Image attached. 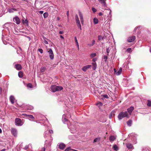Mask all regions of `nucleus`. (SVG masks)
Segmentation results:
<instances>
[{
	"instance_id": "obj_54",
	"label": "nucleus",
	"mask_w": 151,
	"mask_h": 151,
	"mask_svg": "<svg viewBox=\"0 0 151 151\" xmlns=\"http://www.w3.org/2000/svg\"><path fill=\"white\" fill-rule=\"evenodd\" d=\"M99 15L100 16H102L103 15V14L102 12H99Z\"/></svg>"
},
{
	"instance_id": "obj_45",
	"label": "nucleus",
	"mask_w": 151,
	"mask_h": 151,
	"mask_svg": "<svg viewBox=\"0 0 151 151\" xmlns=\"http://www.w3.org/2000/svg\"><path fill=\"white\" fill-rule=\"evenodd\" d=\"M27 108L29 110H32L33 109V107L32 106H29Z\"/></svg>"
},
{
	"instance_id": "obj_61",
	"label": "nucleus",
	"mask_w": 151,
	"mask_h": 151,
	"mask_svg": "<svg viewBox=\"0 0 151 151\" xmlns=\"http://www.w3.org/2000/svg\"><path fill=\"white\" fill-rule=\"evenodd\" d=\"M45 43L46 44H48V42H47V41H45Z\"/></svg>"
},
{
	"instance_id": "obj_40",
	"label": "nucleus",
	"mask_w": 151,
	"mask_h": 151,
	"mask_svg": "<svg viewBox=\"0 0 151 151\" xmlns=\"http://www.w3.org/2000/svg\"><path fill=\"white\" fill-rule=\"evenodd\" d=\"M104 61L106 62L107 60V56L106 55H104Z\"/></svg>"
},
{
	"instance_id": "obj_36",
	"label": "nucleus",
	"mask_w": 151,
	"mask_h": 151,
	"mask_svg": "<svg viewBox=\"0 0 151 151\" xmlns=\"http://www.w3.org/2000/svg\"><path fill=\"white\" fill-rule=\"evenodd\" d=\"M96 55V53H93L91 54L90 55V56L91 57L93 58H94L95 57Z\"/></svg>"
},
{
	"instance_id": "obj_57",
	"label": "nucleus",
	"mask_w": 151,
	"mask_h": 151,
	"mask_svg": "<svg viewBox=\"0 0 151 151\" xmlns=\"http://www.w3.org/2000/svg\"><path fill=\"white\" fill-rule=\"evenodd\" d=\"M2 88L0 87V94L2 93Z\"/></svg>"
},
{
	"instance_id": "obj_41",
	"label": "nucleus",
	"mask_w": 151,
	"mask_h": 151,
	"mask_svg": "<svg viewBox=\"0 0 151 151\" xmlns=\"http://www.w3.org/2000/svg\"><path fill=\"white\" fill-rule=\"evenodd\" d=\"M109 11V17H111V9H109V10H108Z\"/></svg>"
},
{
	"instance_id": "obj_2",
	"label": "nucleus",
	"mask_w": 151,
	"mask_h": 151,
	"mask_svg": "<svg viewBox=\"0 0 151 151\" xmlns=\"http://www.w3.org/2000/svg\"><path fill=\"white\" fill-rule=\"evenodd\" d=\"M126 117H129V116H128V114L127 111H125L124 112H121L119 114L118 116V117L119 120H121L123 118Z\"/></svg>"
},
{
	"instance_id": "obj_58",
	"label": "nucleus",
	"mask_w": 151,
	"mask_h": 151,
	"mask_svg": "<svg viewBox=\"0 0 151 151\" xmlns=\"http://www.w3.org/2000/svg\"><path fill=\"white\" fill-rule=\"evenodd\" d=\"M50 136V135L49 133V134H48H48H46V136H45H45H44V137H48V136Z\"/></svg>"
},
{
	"instance_id": "obj_59",
	"label": "nucleus",
	"mask_w": 151,
	"mask_h": 151,
	"mask_svg": "<svg viewBox=\"0 0 151 151\" xmlns=\"http://www.w3.org/2000/svg\"><path fill=\"white\" fill-rule=\"evenodd\" d=\"M63 31H60L59 32V34H63Z\"/></svg>"
},
{
	"instance_id": "obj_46",
	"label": "nucleus",
	"mask_w": 151,
	"mask_h": 151,
	"mask_svg": "<svg viewBox=\"0 0 151 151\" xmlns=\"http://www.w3.org/2000/svg\"><path fill=\"white\" fill-rule=\"evenodd\" d=\"M75 42L76 43V45H77V44H78L77 38L76 37H75Z\"/></svg>"
},
{
	"instance_id": "obj_9",
	"label": "nucleus",
	"mask_w": 151,
	"mask_h": 151,
	"mask_svg": "<svg viewBox=\"0 0 151 151\" xmlns=\"http://www.w3.org/2000/svg\"><path fill=\"white\" fill-rule=\"evenodd\" d=\"M13 21L16 23L17 24H19L20 21L18 17H16L13 19Z\"/></svg>"
},
{
	"instance_id": "obj_23",
	"label": "nucleus",
	"mask_w": 151,
	"mask_h": 151,
	"mask_svg": "<svg viewBox=\"0 0 151 151\" xmlns=\"http://www.w3.org/2000/svg\"><path fill=\"white\" fill-rule=\"evenodd\" d=\"M112 148L114 150L116 151H117L119 150L118 147L116 145H114L113 146Z\"/></svg>"
},
{
	"instance_id": "obj_37",
	"label": "nucleus",
	"mask_w": 151,
	"mask_h": 151,
	"mask_svg": "<svg viewBox=\"0 0 151 151\" xmlns=\"http://www.w3.org/2000/svg\"><path fill=\"white\" fill-rule=\"evenodd\" d=\"M147 104L149 106H151V101L148 100Z\"/></svg>"
},
{
	"instance_id": "obj_56",
	"label": "nucleus",
	"mask_w": 151,
	"mask_h": 151,
	"mask_svg": "<svg viewBox=\"0 0 151 151\" xmlns=\"http://www.w3.org/2000/svg\"><path fill=\"white\" fill-rule=\"evenodd\" d=\"M76 46L78 47V50H79V44H77L76 45Z\"/></svg>"
},
{
	"instance_id": "obj_43",
	"label": "nucleus",
	"mask_w": 151,
	"mask_h": 151,
	"mask_svg": "<svg viewBox=\"0 0 151 151\" xmlns=\"http://www.w3.org/2000/svg\"><path fill=\"white\" fill-rule=\"evenodd\" d=\"M92 10L94 13L95 12L97 11L96 9L93 7L92 8Z\"/></svg>"
},
{
	"instance_id": "obj_44",
	"label": "nucleus",
	"mask_w": 151,
	"mask_h": 151,
	"mask_svg": "<svg viewBox=\"0 0 151 151\" xmlns=\"http://www.w3.org/2000/svg\"><path fill=\"white\" fill-rule=\"evenodd\" d=\"M127 51L129 52H131L132 51V49L131 48H129L127 49Z\"/></svg>"
},
{
	"instance_id": "obj_1",
	"label": "nucleus",
	"mask_w": 151,
	"mask_h": 151,
	"mask_svg": "<svg viewBox=\"0 0 151 151\" xmlns=\"http://www.w3.org/2000/svg\"><path fill=\"white\" fill-rule=\"evenodd\" d=\"M52 92H54L56 91H60L63 89V87L61 86H58L55 85H52L51 87Z\"/></svg>"
},
{
	"instance_id": "obj_49",
	"label": "nucleus",
	"mask_w": 151,
	"mask_h": 151,
	"mask_svg": "<svg viewBox=\"0 0 151 151\" xmlns=\"http://www.w3.org/2000/svg\"><path fill=\"white\" fill-rule=\"evenodd\" d=\"M103 96L104 98L107 99L108 98V96L106 94H104L103 95Z\"/></svg>"
},
{
	"instance_id": "obj_8",
	"label": "nucleus",
	"mask_w": 151,
	"mask_h": 151,
	"mask_svg": "<svg viewBox=\"0 0 151 151\" xmlns=\"http://www.w3.org/2000/svg\"><path fill=\"white\" fill-rule=\"evenodd\" d=\"M79 14L81 24L83 25L84 24V19L83 14L81 12H79Z\"/></svg>"
},
{
	"instance_id": "obj_26",
	"label": "nucleus",
	"mask_w": 151,
	"mask_h": 151,
	"mask_svg": "<svg viewBox=\"0 0 151 151\" xmlns=\"http://www.w3.org/2000/svg\"><path fill=\"white\" fill-rule=\"evenodd\" d=\"M18 76L19 78H22L23 76V73L21 71L19 72L18 73Z\"/></svg>"
},
{
	"instance_id": "obj_50",
	"label": "nucleus",
	"mask_w": 151,
	"mask_h": 151,
	"mask_svg": "<svg viewBox=\"0 0 151 151\" xmlns=\"http://www.w3.org/2000/svg\"><path fill=\"white\" fill-rule=\"evenodd\" d=\"M97 60L96 58H94L92 59V61L94 62L93 63L96 62V61Z\"/></svg>"
},
{
	"instance_id": "obj_5",
	"label": "nucleus",
	"mask_w": 151,
	"mask_h": 151,
	"mask_svg": "<svg viewBox=\"0 0 151 151\" xmlns=\"http://www.w3.org/2000/svg\"><path fill=\"white\" fill-rule=\"evenodd\" d=\"M47 51L49 54L50 58V59L52 60L54 58V55L52 49H47Z\"/></svg>"
},
{
	"instance_id": "obj_38",
	"label": "nucleus",
	"mask_w": 151,
	"mask_h": 151,
	"mask_svg": "<svg viewBox=\"0 0 151 151\" xmlns=\"http://www.w3.org/2000/svg\"><path fill=\"white\" fill-rule=\"evenodd\" d=\"M27 87H28L31 88L32 87V85L31 84L29 83L27 84Z\"/></svg>"
},
{
	"instance_id": "obj_53",
	"label": "nucleus",
	"mask_w": 151,
	"mask_h": 151,
	"mask_svg": "<svg viewBox=\"0 0 151 151\" xmlns=\"http://www.w3.org/2000/svg\"><path fill=\"white\" fill-rule=\"evenodd\" d=\"M45 148L43 147L41 151H45Z\"/></svg>"
},
{
	"instance_id": "obj_3",
	"label": "nucleus",
	"mask_w": 151,
	"mask_h": 151,
	"mask_svg": "<svg viewBox=\"0 0 151 151\" xmlns=\"http://www.w3.org/2000/svg\"><path fill=\"white\" fill-rule=\"evenodd\" d=\"M15 125L18 126H21L23 124V122L22 121L21 119L19 118H17L15 120Z\"/></svg>"
},
{
	"instance_id": "obj_28",
	"label": "nucleus",
	"mask_w": 151,
	"mask_h": 151,
	"mask_svg": "<svg viewBox=\"0 0 151 151\" xmlns=\"http://www.w3.org/2000/svg\"><path fill=\"white\" fill-rule=\"evenodd\" d=\"M114 114H114V112L112 111V112H111V113L109 115V118L110 119H111L113 116H114Z\"/></svg>"
},
{
	"instance_id": "obj_17",
	"label": "nucleus",
	"mask_w": 151,
	"mask_h": 151,
	"mask_svg": "<svg viewBox=\"0 0 151 151\" xmlns=\"http://www.w3.org/2000/svg\"><path fill=\"white\" fill-rule=\"evenodd\" d=\"M116 139L115 137L114 136L112 135L109 137V139L111 142H113Z\"/></svg>"
},
{
	"instance_id": "obj_25",
	"label": "nucleus",
	"mask_w": 151,
	"mask_h": 151,
	"mask_svg": "<svg viewBox=\"0 0 151 151\" xmlns=\"http://www.w3.org/2000/svg\"><path fill=\"white\" fill-rule=\"evenodd\" d=\"M65 151H78L70 148V147H68L65 150Z\"/></svg>"
},
{
	"instance_id": "obj_16",
	"label": "nucleus",
	"mask_w": 151,
	"mask_h": 151,
	"mask_svg": "<svg viewBox=\"0 0 151 151\" xmlns=\"http://www.w3.org/2000/svg\"><path fill=\"white\" fill-rule=\"evenodd\" d=\"M15 68L17 70H19L22 68V66L20 64H17L15 65Z\"/></svg>"
},
{
	"instance_id": "obj_35",
	"label": "nucleus",
	"mask_w": 151,
	"mask_h": 151,
	"mask_svg": "<svg viewBox=\"0 0 151 151\" xmlns=\"http://www.w3.org/2000/svg\"><path fill=\"white\" fill-rule=\"evenodd\" d=\"M95 42V41L94 40H93L92 41V44H88V46H93L94 45Z\"/></svg>"
},
{
	"instance_id": "obj_24",
	"label": "nucleus",
	"mask_w": 151,
	"mask_h": 151,
	"mask_svg": "<svg viewBox=\"0 0 151 151\" xmlns=\"http://www.w3.org/2000/svg\"><path fill=\"white\" fill-rule=\"evenodd\" d=\"M93 22L95 24H97L99 22V20L96 18L95 17L93 19Z\"/></svg>"
},
{
	"instance_id": "obj_51",
	"label": "nucleus",
	"mask_w": 151,
	"mask_h": 151,
	"mask_svg": "<svg viewBox=\"0 0 151 151\" xmlns=\"http://www.w3.org/2000/svg\"><path fill=\"white\" fill-rule=\"evenodd\" d=\"M30 145H26L24 147V148L25 150L27 149L28 148L29 146H30Z\"/></svg>"
},
{
	"instance_id": "obj_12",
	"label": "nucleus",
	"mask_w": 151,
	"mask_h": 151,
	"mask_svg": "<svg viewBox=\"0 0 151 151\" xmlns=\"http://www.w3.org/2000/svg\"><path fill=\"white\" fill-rule=\"evenodd\" d=\"M91 66V65H88L84 66L82 68V70L84 71H86L88 69L90 68Z\"/></svg>"
},
{
	"instance_id": "obj_32",
	"label": "nucleus",
	"mask_w": 151,
	"mask_h": 151,
	"mask_svg": "<svg viewBox=\"0 0 151 151\" xmlns=\"http://www.w3.org/2000/svg\"><path fill=\"white\" fill-rule=\"evenodd\" d=\"M98 40H103L104 39V37H102L101 35H99L98 36Z\"/></svg>"
},
{
	"instance_id": "obj_18",
	"label": "nucleus",
	"mask_w": 151,
	"mask_h": 151,
	"mask_svg": "<svg viewBox=\"0 0 151 151\" xmlns=\"http://www.w3.org/2000/svg\"><path fill=\"white\" fill-rule=\"evenodd\" d=\"M50 133V134L53 133V131L52 130H49V131H45V137L46 136V134H47L48 135L49 134V133Z\"/></svg>"
},
{
	"instance_id": "obj_39",
	"label": "nucleus",
	"mask_w": 151,
	"mask_h": 151,
	"mask_svg": "<svg viewBox=\"0 0 151 151\" xmlns=\"http://www.w3.org/2000/svg\"><path fill=\"white\" fill-rule=\"evenodd\" d=\"M96 105L97 106H101L102 105V104L101 102H98L96 104Z\"/></svg>"
},
{
	"instance_id": "obj_63",
	"label": "nucleus",
	"mask_w": 151,
	"mask_h": 151,
	"mask_svg": "<svg viewBox=\"0 0 151 151\" xmlns=\"http://www.w3.org/2000/svg\"><path fill=\"white\" fill-rule=\"evenodd\" d=\"M60 37L61 38H62V39H64V37H63V36L61 35H60Z\"/></svg>"
},
{
	"instance_id": "obj_15",
	"label": "nucleus",
	"mask_w": 151,
	"mask_h": 151,
	"mask_svg": "<svg viewBox=\"0 0 151 151\" xmlns=\"http://www.w3.org/2000/svg\"><path fill=\"white\" fill-rule=\"evenodd\" d=\"M59 146V148L62 150L65 147V144L63 143L60 144Z\"/></svg>"
},
{
	"instance_id": "obj_47",
	"label": "nucleus",
	"mask_w": 151,
	"mask_h": 151,
	"mask_svg": "<svg viewBox=\"0 0 151 151\" xmlns=\"http://www.w3.org/2000/svg\"><path fill=\"white\" fill-rule=\"evenodd\" d=\"M8 12L9 13H12V12H13V11L12 9H9L8 10Z\"/></svg>"
},
{
	"instance_id": "obj_34",
	"label": "nucleus",
	"mask_w": 151,
	"mask_h": 151,
	"mask_svg": "<svg viewBox=\"0 0 151 151\" xmlns=\"http://www.w3.org/2000/svg\"><path fill=\"white\" fill-rule=\"evenodd\" d=\"M43 15L44 18H46L48 16V14L47 12H45L44 13Z\"/></svg>"
},
{
	"instance_id": "obj_33",
	"label": "nucleus",
	"mask_w": 151,
	"mask_h": 151,
	"mask_svg": "<svg viewBox=\"0 0 151 151\" xmlns=\"http://www.w3.org/2000/svg\"><path fill=\"white\" fill-rule=\"evenodd\" d=\"M72 127V126L70 125L69 127H69V129H70V130L71 131H73V132H72V133L75 132V131L74 130V129H73V130Z\"/></svg>"
},
{
	"instance_id": "obj_4",
	"label": "nucleus",
	"mask_w": 151,
	"mask_h": 151,
	"mask_svg": "<svg viewBox=\"0 0 151 151\" xmlns=\"http://www.w3.org/2000/svg\"><path fill=\"white\" fill-rule=\"evenodd\" d=\"M75 20L77 26L81 30L82 29L80 22L79 20L78 16L77 14H76L75 16Z\"/></svg>"
},
{
	"instance_id": "obj_30",
	"label": "nucleus",
	"mask_w": 151,
	"mask_h": 151,
	"mask_svg": "<svg viewBox=\"0 0 151 151\" xmlns=\"http://www.w3.org/2000/svg\"><path fill=\"white\" fill-rule=\"evenodd\" d=\"M26 116H28V118L30 119H33L34 118V116L33 115H27L26 114H24Z\"/></svg>"
},
{
	"instance_id": "obj_62",
	"label": "nucleus",
	"mask_w": 151,
	"mask_h": 151,
	"mask_svg": "<svg viewBox=\"0 0 151 151\" xmlns=\"http://www.w3.org/2000/svg\"><path fill=\"white\" fill-rule=\"evenodd\" d=\"M51 145V143L50 142H49L48 144V146H50Z\"/></svg>"
},
{
	"instance_id": "obj_6",
	"label": "nucleus",
	"mask_w": 151,
	"mask_h": 151,
	"mask_svg": "<svg viewBox=\"0 0 151 151\" xmlns=\"http://www.w3.org/2000/svg\"><path fill=\"white\" fill-rule=\"evenodd\" d=\"M69 116L70 117H71V116L70 114L68 115V116H66L65 114H63V115L62 117V121L63 122L65 123L66 124L67 122L68 121V120L66 119L67 118H68Z\"/></svg>"
},
{
	"instance_id": "obj_64",
	"label": "nucleus",
	"mask_w": 151,
	"mask_h": 151,
	"mask_svg": "<svg viewBox=\"0 0 151 151\" xmlns=\"http://www.w3.org/2000/svg\"><path fill=\"white\" fill-rule=\"evenodd\" d=\"M5 149H3L0 151H5Z\"/></svg>"
},
{
	"instance_id": "obj_42",
	"label": "nucleus",
	"mask_w": 151,
	"mask_h": 151,
	"mask_svg": "<svg viewBox=\"0 0 151 151\" xmlns=\"http://www.w3.org/2000/svg\"><path fill=\"white\" fill-rule=\"evenodd\" d=\"M38 50L39 52H40L41 53H42L43 52V50L42 49L39 48L38 49Z\"/></svg>"
},
{
	"instance_id": "obj_22",
	"label": "nucleus",
	"mask_w": 151,
	"mask_h": 151,
	"mask_svg": "<svg viewBox=\"0 0 151 151\" xmlns=\"http://www.w3.org/2000/svg\"><path fill=\"white\" fill-rule=\"evenodd\" d=\"M122 68H120L118 71L116 73V75L117 76H119L122 73Z\"/></svg>"
},
{
	"instance_id": "obj_13",
	"label": "nucleus",
	"mask_w": 151,
	"mask_h": 151,
	"mask_svg": "<svg viewBox=\"0 0 151 151\" xmlns=\"http://www.w3.org/2000/svg\"><path fill=\"white\" fill-rule=\"evenodd\" d=\"M134 109V108L133 106H131L130 108L127 109V111L129 113V115H130L131 114L132 112Z\"/></svg>"
},
{
	"instance_id": "obj_31",
	"label": "nucleus",
	"mask_w": 151,
	"mask_h": 151,
	"mask_svg": "<svg viewBox=\"0 0 151 151\" xmlns=\"http://www.w3.org/2000/svg\"><path fill=\"white\" fill-rule=\"evenodd\" d=\"M45 67H42L40 69V71L41 72H43L45 71Z\"/></svg>"
},
{
	"instance_id": "obj_48",
	"label": "nucleus",
	"mask_w": 151,
	"mask_h": 151,
	"mask_svg": "<svg viewBox=\"0 0 151 151\" xmlns=\"http://www.w3.org/2000/svg\"><path fill=\"white\" fill-rule=\"evenodd\" d=\"M140 28V26H137V27H135V28H134V31H135L136 30L138 29V28L139 29Z\"/></svg>"
},
{
	"instance_id": "obj_52",
	"label": "nucleus",
	"mask_w": 151,
	"mask_h": 151,
	"mask_svg": "<svg viewBox=\"0 0 151 151\" xmlns=\"http://www.w3.org/2000/svg\"><path fill=\"white\" fill-rule=\"evenodd\" d=\"M25 22L27 24H28V21L27 20H26L25 21Z\"/></svg>"
},
{
	"instance_id": "obj_14",
	"label": "nucleus",
	"mask_w": 151,
	"mask_h": 151,
	"mask_svg": "<svg viewBox=\"0 0 151 151\" xmlns=\"http://www.w3.org/2000/svg\"><path fill=\"white\" fill-rule=\"evenodd\" d=\"M14 97L13 96L11 95L10 96L9 100L12 104H13L14 103Z\"/></svg>"
},
{
	"instance_id": "obj_7",
	"label": "nucleus",
	"mask_w": 151,
	"mask_h": 151,
	"mask_svg": "<svg viewBox=\"0 0 151 151\" xmlns=\"http://www.w3.org/2000/svg\"><path fill=\"white\" fill-rule=\"evenodd\" d=\"M6 26H8L9 27H10L11 29H14L15 26V24L12 23H9L5 24Z\"/></svg>"
},
{
	"instance_id": "obj_19",
	"label": "nucleus",
	"mask_w": 151,
	"mask_h": 151,
	"mask_svg": "<svg viewBox=\"0 0 151 151\" xmlns=\"http://www.w3.org/2000/svg\"><path fill=\"white\" fill-rule=\"evenodd\" d=\"M93 67L92 69L93 70H95L96 69V67H97V65L96 64V62L95 63H92Z\"/></svg>"
},
{
	"instance_id": "obj_21",
	"label": "nucleus",
	"mask_w": 151,
	"mask_h": 151,
	"mask_svg": "<svg viewBox=\"0 0 151 151\" xmlns=\"http://www.w3.org/2000/svg\"><path fill=\"white\" fill-rule=\"evenodd\" d=\"M126 146L129 149H132L133 148V146L130 143L127 144Z\"/></svg>"
},
{
	"instance_id": "obj_60",
	"label": "nucleus",
	"mask_w": 151,
	"mask_h": 151,
	"mask_svg": "<svg viewBox=\"0 0 151 151\" xmlns=\"http://www.w3.org/2000/svg\"><path fill=\"white\" fill-rule=\"evenodd\" d=\"M106 51L107 53H109V51H108V48L106 49Z\"/></svg>"
},
{
	"instance_id": "obj_20",
	"label": "nucleus",
	"mask_w": 151,
	"mask_h": 151,
	"mask_svg": "<svg viewBox=\"0 0 151 151\" xmlns=\"http://www.w3.org/2000/svg\"><path fill=\"white\" fill-rule=\"evenodd\" d=\"M101 4H102L104 6H106V0H98Z\"/></svg>"
},
{
	"instance_id": "obj_10",
	"label": "nucleus",
	"mask_w": 151,
	"mask_h": 151,
	"mask_svg": "<svg viewBox=\"0 0 151 151\" xmlns=\"http://www.w3.org/2000/svg\"><path fill=\"white\" fill-rule=\"evenodd\" d=\"M135 39V37L134 36H132L129 37L127 39V41L129 42H133Z\"/></svg>"
},
{
	"instance_id": "obj_29",
	"label": "nucleus",
	"mask_w": 151,
	"mask_h": 151,
	"mask_svg": "<svg viewBox=\"0 0 151 151\" xmlns=\"http://www.w3.org/2000/svg\"><path fill=\"white\" fill-rule=\"evenodd\" d=\"M100 139V137L97 138L95 139L93 141V143L96 142H99V141Z\"/></svg>"
},
{
	"instance_id": "obj_27",
	"label": "nucleus",
	"mask_w": 151,
	"mask_h": 151,
	"mask_svg": "<svg viewBox=\"0 0 151 151\" xmlns=\"http://www.w3.org/2000/svg\"><path fill=\"white\" fill-rule=\"evenodd\" d=\"M132 121L131 120H129L127 122V124L128 126H131L132 125Z\"/></svg>"
},
{
	"instance_id": "obj_55",
	"label": "nucleus",
	"mask_w": 151,
	"mask_h": 151,
	"mask_svg": "<svg viewBox=\"0 0 151 151\" xmlns=\"http://www.w3.org/2000/svg\"><path fill=\"white\" fill-rule=\"evenodd\" d=\"M39 12L41 14H42L43 13V11H39Z\"/></svg>"
},
{
	"instance_id": "obj_11",
	"label": "nucleus",
	"mask_w": 151,
	"mask_h": 151,
	"mask_svg": "<svg viewBox=\"0 0 151 151\" xmlns=\"http://www.w3.org/2000/svg\"><path fill=\"white\" fill-rule=\"evenodd\" d=\"M11 132L13 135L14 136L16 137L17 136V130L14 128H13L11 129Z\"/></svg>"
}]
</instances>
